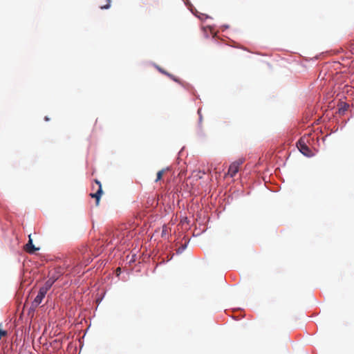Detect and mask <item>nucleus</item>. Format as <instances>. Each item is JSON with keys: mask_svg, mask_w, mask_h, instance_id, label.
<instances>
[{"mask_svg": "<svg viewBox=\"0 0 354 354\" xmlns=\"http://www.w3.org/2000/svg\"><path fill=\"white\" fill-rule=\"evenodd\" d=\"M94 181H95V185H92V189L93 190L96 189V192H95V193H91L90 196L91 198H95L96 205H99L100 200L102 195L103 191H102L101 183L97 179H95Z\"/></svg>", "mask_w": 354, "mask_h": 354, "instance_id": "obj_2", "label": "nucleus"}, {"mask_svg": "<svg viewBox=\"0 0 354 354\" xmlns=\"http://www.w3.org/2000/svg\"><path fill=\"white\" fill-rule=\"evenodd\" d=\"M25 250L27 252L30 254H33L36 250H38V248H35L34 245L32 244V241L30 239V236H29V241L28 243L25 246Z\"/></svg>", "mask_w": 354, "mask_h": 354, "instance_id": "obj_6", "label": "nucleus"}, {"mask_svg": "<svg viewBox=\"0 0 354 354\" xmlns=\"http://www.w3.org/2000/svg\"><path fill=\"white\" fill-rule=\"evenodd\" d=\"M168 234V230L167 226L164 225L162 227L161 235L162 237L165 236Z\"/></svg>", "mask_w": 354, "mask_h": 354, "instance_id": "obj_11", "label": "nucleus"}, {"mask_svg": "<svg viewBox=\"0 0 354 354\" xmlns=\"http://www.w3.org/2000/svg\"><path fill=\"white\" fill-rule=\"evenodd\" d=\"M106 4L105 5H103V6H100V8L101 9H108L110 8L111 6V0H106Z\"/></svg>", "mask_w": 354, "mask_h": 354, "instance_id": "obj_9", "label": "nucleus"}, {"mask_svg": "<svg viewBox=\"0 0 354 354\" xmlns=\"http://www.w3.org/2000/svg\"><path fill=\"white\" fill-rule=\"evenodd\" d=\"M44 120H45L46 121H49V120H50V119H49V118H48L47 116H46V117L44 118Z\"/></svg>", "mask_w": 354, "mask_h": 354, "instance_id": "obj_15", "label": "nucleus"}, {"mask_svg": "<svg viewBox=\"0 0 354 354\" xmlns=\"http://www.w3.org/2000/svg\"><path fill=\"white\" fill-rule=\"evenodd\" d=\"M47 292H46L44 290L39 288V292L36 297L35 298L32 305L35 307L38 306L42 301L43 299L45 297Z\"/></svg>", "mask_w": 354, "mask_h": 354, "instance_id": "obj_4", "label": "nucleus"}, {"mask_svg": "<svg viewBox=\"0 0 354 354\" xmlns=\"http://www.w3.org/2000/svg\"><path fill=\"white\" fill-rule=\"evenodd\" d=\"M167 76L169 77L171 80H173L174 81L176 82H179V80L178 79H177L175 76H174L173 75L170 74V73H168L167 74Z\"/></svg>", "mask_w": 354, "mask_h": 354, "instance_id": "obj_12", "label": "nucleus"}, {"mask_svg": "<svg viewBox=\"0 0 354 354\" xmlns=\"http://www.w3.org/2000/svg\"><path fill=\"white\" fill-rule=\"evenodd\" d=\"M245 161V158H240L238 160L233 162L228 169L227 174L231 177H234L239 170V167Z\"/></svg>", "mask_w": 354, "mask_h": 354, "instance_id": "obj_3", "label": "nucleus"}, {"mask_svg": "<svg viewBox=\"0 0 354 354\" xmlns=\"http://www.w3.org/2000/svg\"><path fill=\"white\" fill-rule=\"evenodd\" d=\"M158 70H159V71H160V72H161L162 73H163V74H165V75H167V74L169 73H167V71H164L163 69H161V68H158Z\"/></svg>", "mask_w": 354, "mask_h": 354, "instance_id": "obj_13", "label": "nucleus"}, {"mask_svg": "<svg viewBox=\"0 0 354 354\" xmlns=\"http://www.w3.org/2000/svg\"><path fill=\"white\" fill-rule=\"evenodd\" d=\"M48 280L49 281H51L53 283H54L57 280V276H53V274H51V273L50 272L49 273V278H48Z\"/></svg>", "mask_w": 354, "mask_h": 354, "instance_id": "obj_10", "label": "nucleus"}, {"mask_svg": "<svg viewBox=\"0 0 354 354\" xmlns=\"http://www.w3.org/2000/svg\"><path fill=\"white\" fill-rule=\"evenodd\" d=\"M53 285V283H52V281L48 279L45 282L44 285L42 287H41V288L44 290L46 292H48Z\"/></svg>", "mask_w": 354, "mask_h": 354, "instance_id": "obj_7", "label": "nucleus"}, {"mask_svg": "<svg viewBox=\"0 0 354 354\" xmlns=\"http://www.w3.org/2000/svg\"><path fill=\"white\" fill-rule=\"evenodd\" d=\"M311 134H304L297 142V147L299 150L305 156H309L311 153L308 145L310 142Z\"/></svg>", "mask_w": 354, "mask_h": 354, "instance_id": "obj_1", "label": "nucleus"}, {"mask_svg": "<svg viewBox=\"0 0 354 354\" xmlns=\"http://www.w3.org/2000/svg\"><path fill=\"white\" fill-rule=\"evenodd\" d=\"M198 114L199 115L200 120H201L202 115H201V110L200 109L198 110Z\"/></svg>", "mask_w": 354, "mask_h": 354, "instance_id": "obj_14", "label": "nucleus"}, {"mask_svg": "<svg viewBox=\"0 0 354 354\" xmlns=\"http://www.w3.org/2000/svg\"><path fill=\"white\" fill-rule=\"evenodd\" d=\"M64 266V267H61V266L57 267V268H55V270L53 272H50L53 276H57V279H58L65 272V269H66L69 266V264H67L66 263H65Z\"/></svg>", "mask_w": 354, "mask_h": 354, "instance_id": "obj_5", "label": "nucleus"}, {"mask_svg": "<svg viewBox=\"0 0 354 354\" xmlns=\"http://www.w3.org/2000/svg\"><path fill=\"white\" fill-rule=\"evenodd\" d=\"M165 172V169H162L160 171H159L158 173H157V176H156V182H158L160 180H161V178H162V176H163V174Z\"/></svg>", "mask_w": 354, "mask_h": 354, "instance_id": "obj_8", "label": "nucleus"}, {"mask_svg": "<svg viewBox=\"0 0 354 354\" xmlns=\"http://www.w3.org/2000/svg\"><path fill=\"white\" fill-rule=\"evenodd\" d=\"M116 272H120V268H118L117 270H116Z\"/></svg>", "mask_w": 354, "mask_h": 354, "instance_id": "obj_16", "label": "nucleus"}]
</instances>
